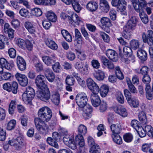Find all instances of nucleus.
I'll return each mask as SVG.
<instances>
[{
    "label": "nucleus",
    "mask_w": 153,
    "mask_h": 153,
    "mask_svg": "<svg viewBox=\"0 0 153 153\" xmlns=\"http://www.w3.org/2000/svg\"><path fill=\"white\" fill-rule=\"evenodd\" d=\"M38 115V117L34 119L36 128L41 133L45 134L48 127L45 122H48L51 118V111L47 107H42L39 110Z\"/></svg>",
    "instance_id": "nucleus-1"
},
{
    "label": "nucleus",
    "mask_w": 153,
    "mask_h": 153,
    "mask_svg": "<svg viewBox=\"0 0 153 153\" xmlns=\"http://www.w3.org/2000/svg\"><path fill=\"white\" fill-rule=\"evenodd\" d=\"M60 17L64 20L67 18L71 22L72 24H75L79 25L82 22V18L79 17L76 13H73L70 16H67L65 13H62L61 14Z\"/></svg>",
    "instance_id": "nucleus-2"
},
{
    "label": "nucleus",
    "mask_w": 153,
    "mask_h": 153,
    "mask_svg": "<svg viewBox=\"0 0 153 153\" xmlns=\"http://www.w3.org/2000/svg\"><path fill=\"white\" fill-rule=\"evenodd\" d=\"M40 90L37 92V96L42 101L47 102L51 97V93L48 88L47 87L42 89H40Z\"/></svg>",
    "instance_id": "nucleus-3"
},
{
    "label": "nucleus",
    "mask_w": 153,
    "mask_h": 153,
    "mask_svg": "<svg viewBox=\"0 0 153 153\" xmlns=\"http://www.w3.org/2000/svg\"><path fill=\"white\" fill-rule=\"evenodd\" d=\"M76 100L78 105L81 108H83L87 103V96L85 93H81L78 94L76 97Z\"/></svg>",
    "instance_id": "nucleus-4"
},
{
    "label": "nucleus",
    "mask_w": 153,
    "mask_h": 153,
    "mask_svg": "<svg viewBox=\"0 0 153 153\" xmlns=\"http://www.w3.org/2000/svg\"><path fill=\"white\" fill-rule=\"evenodd\" d=\"M112 5L117 8V10L120 12L126 9L127 2L125 0H112L111 2Z\"/></svg>",
    "instance_id": "nucleus-5"
},
{
    "label": "nucleus",
    "mask_w": 153,
    "mask_h": 153,
    "mask_svg": "<svg viewBox=\"0 0 153 153\" xmlns=\"http://www.w3.org/2000/svg\"><path fill=\"white\" fill-rule=\"evenodd\" d=\"M142 39L144 42L147 43L149 45H153V31L152 30L147 31V35L143 33Z\"/></svg>",
    "instance_id": "nucleus-6"
},
{
    "label": "nucleus",
    "mask_w": 153,
    "mask_h": 153,
    "mask_svg": "<svg viewBox=\"0 0 153 153\" xmlns=\"http://www.w3.org/2000/svg\"><path fill=\"white\" fill-rule=\"evenodd\" d=\"M46 78L44 76L40 74L37 76L35 80L37 87L39 89H42L47 87L45 83Z\"/></svg>",
    "instance_id": "nucleus-7"
},
{
    "label": "nucleus",
    "mask_w": 153,
    "mask_h": 153,
    "mask_svg": "<svg viewBox=\"0 0 153 153\" xmlns=\"http://www.w3.org/2000/svg\"><path fill=\"white\" fill-rule=\"evenodd\" d=\"M87 85L88 88L92 91V94L98 93L99 88L97 85L91 78L88 79Z\"/></svg>",
    "instance_id": "nucleus-8"
},
{
    "label": "nucleus",
    "mask_w": 153,
    "mask_h": 153,
    "mask_svg": "<svg viewBox=\"0 0 153 153\" xmlns=\"http://www.w3.org/2000/svg\"><path fill=\"white\" fill-rule=\"evenodd\" d=\"M15 76L21 86L25 87L27 85L28 80L27 76L25 75L17 73Z\"/></svg>",
    "instance_id": "nucleus-9"
},
{
    "label": "nucleus",
    "mask_w": 153,
    "mask_h": 153,
    "mask_svg": "<svg viewBox=\"0 0 153 153\" xmlns=\"http://www.w3.org/2000/svg\"><path fill=\"white\" fill-rule=\"evenodd\" d=\"M138 22V19L134 16L130 18L127 23L124 26L133 30L135 28Z\"/></svg>",
    "instance_id": "nucleus-10"
},
{
    "label": "nucleus",
    "mask_w": 153,
    "mask_h": 153,
    "mask_svg": "<svg viewBox=\"0 0 153 153\" xmlns=\"http://www.w3.org/2000/svg\"><path fill=\"white\" fill-rule=\"evenodd\" d=\"M135 10L137 12H140V8L143 9L147 6V2L145 0H138L133 4Z\"/></svg>",
    "instance_id": "nucleus-11"
},
{
    "label": "nucleus",
    "mask_w": 153,
    "mask_h": 153,
    "mask_svg": "<svg viewBox=\"0 0 153 153\" xmlns=\"http://www.w3.org/2000/svg\"><path fill=\"white\" fill-rule=\"evenodd\" d=\"M56 55L53 54L51 56H44L42 57L43 62L48 66H51L55 62Z\"/></svg>",
    "instance_id": "nucleus-12"
},
{
    "label": "nucleus",
    "mask_w": 153,
    "mask_h": 153,
    "mask_svg": "<svg viewBox=\"0 0 153 153\" xmlns=\"http://www.w3.org/2000/svg\"><path fill=\"white\" fill-rule=\"evenodd\" d=\"M44 73L45 75L50 82H52L56 79L55 75L52 70L48 68L45 69Z\"/></svg>",
    "instance_id": "nucleus-13"
},
{
    "label": "nucleus",
    "mask_w": 153,
    "mask_h": 153,
    "mask_svg": "<svg viewBox=\"0 0 153 153\" xmlns=\"http://www.w3.org/2000/svg\"><path fill=\"white\" fill-rule=\"evenodd\" d=\"M16 63L18 69L21 71L25 70L26 64L25 60L22 57L18 56L17 57Z\"/></svg>",
    "instance_id": "nucleus-14"
},
{
    "label": "nucleus",
    "mask_w": 153,
    "mask_h": 153,
    "mask_svg": "<svg viewBox=\"0 0 153 153\" xmlns=\"http://www.w3.org/2000/svg\"><path fill=\"white\" fill-rule=\"evenodd\" d=\"M98 93L91 94V95L90 99L92 105L95 107H98L101 103V100Z\"/></svg>",
    "instance_id": "nucleus-15"
},
{
    "label": "nucleus",
    "mask_w": 153,
    "mask_h": 153,
    "mask_svg": "<svg viewBox=\"0 0 153 153\" xmlns=\"http://www.w3.org/2000/svg\"><path fill=\"white\" fill-rule=\"evenodd\" d=\"M114 110L115 113L122 117H127L128 115V113L126 109L122 106L115 107Z\"/></svg>",
    "instance_id": "nucleus-16"
},
{
    "label": "nucleus",
    "mask_w": 153,
    "mask_h": 153,
    "mask_svg": "<svg viewBox=\"0 0 153 153\" xmlns=\"http://www.w3.org/2000/svg\"><path fill=\"white\" fill-rule=\"evenodd\" d=\"M106 54L107 57L113 61L116 62L117 60V54L114 51L109 49L106 51Z\"/></svg>",
    "instance_id": "nucleus-17"
},
{
    "label": "nucleus",
    "mask_w": 153,
    "mask_h": 153,
    "mask_svg": "<svg viewBox=\"0 0 153 153\" xmlns=\"http://www.w3.org/2000/svg\"><path fill=\"white\" fill-rule=\"evenodd\" d=\"M92 111V107L89 105H87L83 109V116L85 119H88L91 116V113Z\"/></svg>",
    "instance_id": "nucleus-18"
},
{
    "label": "nucleus",
    "mask_w": 153,
    "mask_h": 153,
    "mask_svg": "<svg viewBox=\"0 0 153 153\" xmlns=\"http://www.w3.org/2000/svg\"><path fill=\"white\" fill-rule=\"evenodd\" d=\"M98 4L94 1H89L87 4L86 7L87 9L91 12L95 11L98 8Z\"/></svg>",
    "instance_id": "nucleus-19"
},
{
    "label": "nucleus",
    "mask_w": 153,
    "mask_h": 153,
    "mask_svg": "<svg viewBox=\"0 0 153 153\" xmlns=\"http://www.w3.org/2000/svg\"><path fill=\"white\" fill-rule=\"evenodd\" d=\"M24 26L28 31L31 34H34L36 32V27L31 22L27 21L24 23Z\"/></svg>",
    "instance_id": "nucleus-20"
},
{
    "label": "nucleus",
    "mask_w": 153,
    "mask_h": 153,
    "mask_svg": "<svg viewBox=\"0 0 153 153\" xmlns=\"http://www.w3.org/2000/svg\"><path fill=\"white\" fill-rule=\"evenodd\" d=\"M45 42L46 45L50 49L53 50L57 49V45L53 40L50 39H45Z\"/></svg>",
    "instance_id": "nucleus-21"
},
{
    "label": "nucleus",
    "mask_w": 153,
    "mask_h": 153,
    "mask_svg": "<svg viewBox=\"0 0 153 153\" xmlns=\"http://www.w3.org/2000/svg\"><path fill=\"white\" fill-rule=\"evenodd\" d=\"M100 8L105 13H107L110 9V6L108 2L106 0H100Z\"/></svg>",
    "instance_id": "nucleus-22"
},
{
    "label": "nucleus",
    "mask_w": 153,
    "mask_h": 153,
    "mask_svg": "<svg viewBox=\"0 0 153 153\" xmlns=\"http://www.w3.org/2000/svg\"><path fill=\"white\" fill-rule=\"evenodd\" d=\"M75 140L80 147V149H85L84 140L82 134H78L76 136Z\"/></svg>",
    "instance_id": "nucleus-23"
},
{
    "label": "nucleus",
    "mask_w": 153,
    "mask_h": 153,
    "mask_svg": "<svg viewBox=\"0 0 153 153\" xmlns=\"http://www.w3.org/2000/svg\"><path fill=\"white\" fill-rule=\"evenodd\" d=\"M93 74L94 77L98 80H103L104 78L105 73L101 70L95 71Z\"/></svg>",
    "instance_id": "nucleus-24"
},
{
    "label": "nucleus",
    "mask_w": 153,
    "mask_h": 153,
    "mask_svg": "<svg viewBox=\"0 0 153 153\" xmlns=\"http://www.w3.org/2000/svg\"><path fill=\"white\" fill-rule=\"evenodd\" d=\"M110 128L113 135L120 134L122 130L121 126L119 124L111 125Z\"/></svg>",
    "instance_id": "nucleus-25"
},
{
    "label": "nucleus",
    "mask_w": 153,
    "mask_h": 153,
    "mask_svg": "<svg viewBox=\"0 0 153 153\" xmlns=\"http://www.w3.org/2000/svg\"><path fill=\"white\" fill-rule=\"evenodd\" d=\"M34 97L32 96L27 92L25 91L22 95L23 101L26 104H30Z\"/></svg>",
    "instance_id": "nucleus-26"
},
{
    "label": "nucleus",
    "mask_w": 153,
    "mask_h": 153,
    "mask_svg": "<svg viewBox=\"0 0 153 153\" xmlns=\"http://www.w3.org/2000/svg\"><path fill=\"white\" fill-rule=\"evenodd\" d=\"M133 30L123 26L122 32V36L126 39L129 40L130 39L131 33Z\"/></svg>",
    "instance_id": "nucleus-27"
},
{
    "label": "nucleus",
    "mask_w": 153,
    "mask_h": 153,
    "mask_svg": "<svg viewBox=\"0 0 153 153\" xmlns=\"http://www.w3.org/2000/svg\"><path fill=\"white\" fill-rule=\"evenodd\" d=\"M137 56L142 61H145L147 59V54L143 50H139L137 53Z\"/></svg>",
    "instance_id": "nucleus-28"
},
{
    "label": "nucleus",
    "mask_w": 153,
    "mask_h": 153,
    "mask_svg": "<svg viewBox=\"0 0 153 153\" xmlns=\"http://www.w3.org/2000/svg\"><path fill=\"white\" fill-rule=\"evenodd\" d=\"M46 16L48 20L52 22H55L57 19L55 13L51 11H48L46 14Z\"/></svg>",
    "instance_id": "nucleus-29"
},
{
    "label": "nucleus",
    "mask_w": 153,
    "mask_h": 153,
    "mask_svg": "<svg viewBox=\"0 0 153 153\" xmlns=\"http://www.w3.org/2000/svg\"><path fill=\"white\" fill-rule=\"evenodd\" d=\"M100 22L103 26L106 27H109L112 25L110 19L106 17H102Z\"/></svg>",
    "instance_id": "nucleus-30"
},
{
    "label": "nucleus",
    "mask_w": 153,
    "mask_h": 153,
    "mask_svg": "<svg viewBox=\"0 0 153 153\" xmlns=\"http://www.w3.org/2000/svg\"><path fill=\"white\" fill-rule=\"evenodd\" d=\"M109 90L108 86L105 85H102L99 88V91L102 97H105L107 95Z\"/></svg>",
    "instance_id": "nucleus-31"
},
{
    "label": "nucleus",
    "mask_w": 153,
    "mask_h": 153,
    "mask_svg": "<svg viewBox=\"0 0 153 153\" xmlns=\"http://www.w3.org/2000/svg\"><path fill=\"white\" fill-rule=\"evenodd\" d=\"M10 92H12L14 94H17L19 86L18 83L16 81H13L10 82Z\"/></svg>",
    "instance_id": "nucleus-32"
},
{
    "label": "nucleus",
    "mask_w": 153,
    "mask_h": 153,
    "mask_svg": "<svg viewBox=\"0 0 153 153\" xmlns=\"http://www.w3.org/2000/svg\"><path fill=\"white\" fill-rule=\"evenodd\" d=\"M138 117L141 123L144 124L146 123L147 121L146 116L144 111H140L138 114Z\"/></svg>",
    "instance_id": "nucleus-33"
},
{
    "label": "nucleus",
    "mask_w": 153,
    "mask_h": 153,
    "mask_svg": "<svg viewBox=\"0 0 153 153\" xmlns=\"http://www.w3.org/2000/svg\"><path fill=\"white\" fill-rule=\"evenodd\" d=\"M47 141L49 145L56 149H59V146L57 142V141L53 138L50 137H48L47 139Z\"/></svg>",
    "instance_id": "nucleus-34"
},
{
    "label": "nucleus",
    "mask_w": 153,
    "mask_h": 153,
    "mask_svg": "<svg viewBox=\"0 0 153 153\" xmlns=\"http://www.w3.org/2000/svg\"><path fill=\"white\" fill-rule=\"evenodd\" d=\"M74 10L77 13L80 12L82 9V7L79 2L76 0H71V2Z\"/></svg>",
    "instance_id": "nucleus-35"
},
{
    "label": "nucleus",
    "mask_w": 153,
    "mask_h": 153,
    "mask_svg": "<svg viewBox=\"0 0 153 153\" xmlns=\"http://www.w3.org/2000/svg\"><path fill=\"white\" fill-rule=\"evenodd\" d=\"M115 72L116 77L120 80H122L124 79V75L120 70L119 66H117L115 68Z\"/></svg>",
    "instance_id": "nucleus-36"
},
{
    "label": "nucleus",
    "mask_w": 153,
    "mask_h": 153,
    "mask_svg": "<svg viewBox=\"0 0 153 153\" xmlns=\"http://www.w3.org/2000/svg\"><path fill=\"white\" fill-rule=\"evenodd\" d=\"M16 102L15 100H12L9 105L8 111L10 114H13L14 112Z\"/></svg>",
    "instance_id": "nucleus-37"
},
{
    "label": "nucleus",
    "mask_w": 153,
    "mask_h": 153,
    "mask_svg": "<svg viewBox=\"0 0 153 153\" xmlns=\"http://www.w3.org/2000/svg\"><path fill=\"white\" fill-rule=\"evenodd\" d=\"M128 104L134 108L138 107L139 106L138 100L135 98H131L127 101Z\"/></svg>",
    "instance_id": "nucleus-38"
},
{
    "label": "nucleus",
    "mask_w": 153,
    "mask_h": 153,
    "mask_svg": "<svg viewBox=\"0 0 153 153\" xmlns=\"http://www.w3.org/2000/svg\"><path fill=\"white\" fill-rule=\"evenodd\" d=\"M65 82L66 85H74L75 82V81L72 76L68 75L66 78Z\"/></svg>",
    "instance_id": "nucleus-39"
},
{
    "label": "nucleus",
    "mask_w": 153,
    "mask_h": 153,
    "mask_svg": "<svg viewBox=\"0 0 153 153\" xmlns=\"http://www.w3.org/2000/svg\"><path fill=\"white\" fill-rule=\"evenodd\" d=\"M139 13V16L143 22L146 24L149 22V19L147 15L143 12Z\"/></svg>",
    "instance_id": "nucleus-40"
},
{
    "label": "nucleus",
    "mask_w": 153,
    "mask_h": 153,
    "mask_svg": "<svg viewBox=\"0 0 153 153\" xmlns=\"http://www.w3.org/2000/svg\"><path fill=\"white\" fill-rule=\"evenodd\" d=\"M130 46L133 49L135 50L139 48L140 42L138 40L133 39L130 42Z\"/></svg>",
    "instance_id": "nucleus-41"
},
{
    "label": "nucleus",
    "mask_w": 153,
    "mask_h": 153,
    "mask_svg": "<svg viewBox=\"0 0 153 153\" xmlns=\"http://www.w3.org/2000/svg\"><path fill=\"white\" fill-rule=\"evenodd\" d=\"M147 134L150 137L153 138V128L151 126L147 125L144 128Z\"/></svg>",
    "instance_id": "nucleus-42"
},
{
    "label": "nucleus",
    "mask_w": 153,
    "mask_h": 153,
    "mask_svg": "<svg viewBox=\"0 0 153 153\" xmlns=\"http://www.w3.org/2000/svg\"><path fill=\"white\" fill-rule=\"evenodd\" d=\"M116 99L119 103L123 104L124 102L123 96L121 92L118 91L116 93Z\"/></svg>",
    "instance_id": "nucleus-43"
},
{
    "label": "nucleus",
    "mask_w": 153,
    "mask_h": 153,
    "mask_svg": "<svg viewBox=\"0 0 153 153\" xmlns=\"http://www.w3.org/2000/svg\"><path fill=\"white\" fill-rule=\"evenodd\" d=\"M119 134H114L112 137L113 141L116 143L120 145L122 143V140L121 137Z\"/></svg>",
    "instance_id": "nucleus-44"
},
{
    "label": "nucleus",
    "mask_w": 153,
    "mask_h": 153,
    "mask_svg": "<svg viewBox=\"0 0 153 153\" xmlns=\"http://www.w3.org/2000/svg\"><path fill=\"white\" fill-rule=\"evenodd\" d=\"M100 149L99 146L96 144L91 146L90 149V153H100Z\"/></svg>",
    "instance_id": "nucleus-45"
},
{
    "label": "nucleus",
    "mask_w": 153,
    "mask_h": 153,
    "mask_svg": "<svg viewBox=\"0 0 153 153\" xmlns=\"http://www.w3.org/2000/svg\"><path fill=\"white\" fill-rule=\"evenodd\" d=\"M16 124V121L15 120H11L7 123V129L9 130H11L14 129Z\"/></svg>",
    "instance_id": "nucleus-46"
},
{
    "label": "nucleus",
    "mask_w": 153,
    "mask_h": 153,
    "mask_svg": "<svg viewBox=\"0 0 153 153\" xmlns=\"http://www.w3.org/2000/svg\"><path fill=\"white\" fill-rule=\"evenodd\" d=\"M123 138L126 142L130 143L132 141L133 139V136L131 134L127 133L123 135Z\"/></svg>",
    "instance_id": "nucleus-47"
},
{
    "label": "nucleus",
    "mask_w": 153,
    "mask_h": 153,
    "mask_svg": "<svg viewBox=\"0 0 153 153\" xmlns=\"http://www.w3.org/2000/svg\"><path fill=\"white\" fill-rule=\"evenodd\" d=\"M91 63L92 66L94 69H98L100 67V64L97 60L94 59H92L91 62Z\"/></svg>",
    "instance_id": "nucleus-48"
},
{
    "label": "nucleus",
    "mask_w": 153,
    "mask_h": 153,
    "mask_svg": "<svg viewBox=\"0 0 153 153\" xmlns=\"http://www.w3.org/2000/svg\"><path fill=\"white\" fill-rule=\"evenodd\" d=\"M52 66V68L54 72L59 73L61 71V66L59 62H55L54 64H53Z\"/></svg>",
    "instance_id": "nucleus-49"
},
{
    "label": "nucleus",
    "mask_w": 153,
    "mask_h": 153,
    "mask_svg": "<svg viewBox=\"0 0 153 153\" xmlns=\"http://www.w3.org/2000/svg\"><path fill=\"white\" fill-rule=\"evenodd\" d=\"M131 125L136 130L141 128V127H140L139 122L137 120H132L131 123Z\"/></svg>",
    "instance_id": "nucleus-50"
},
{
    "label": "nucleus",
    "mask_w": 153,
    "mask_h": 153,
    "mask_svg": "<svg viewBox=\"0 0 153 153\" xmlns=\"http://www.w3.org/2000/svg\"><path fill=\"white\" fill-rule=\"evenodd\" d=\"M31 12L33 15L36 16H39L42 14L41 9L38 8L33 9L31 10Z\"/></svg>",
    "instance_id": "nucleus-51"
},
{
    "label": "nucleus",
    "mask_w": 153,
    "mask_h": 153,
    "mask_svg": "<svg viewBox=\"0 0 153 153\" xmlns=\"http://www.w3.org/2000/svg\"><path fill=\"white\" fill-rule=\"evenodd\" d=\"M99 110L101 112H104L107 109V106L106 103L102 101L101 102V103L100 104Z\"/></svg>",
    "instance_id": "nucleus-52"
},
{
    "label": "nucleus",
    "mask_w": 153,
    "mask_h": 153,
    "mask_svg": "<svg viewBox=\"0 0 153 153\" xmlns=\"http://www.w3.org/2000/svg\"><path fill=\"white\" fill-rule=\"evenodd\" d=\"M55 80L58 89L60 90H62L63 88V85L59 77H56Z\"/></svg>",
    "instance_id": "nucleus-53"
},
{
    "label": "nucleus",
    "mask_w": 153,
    "mask_h": 153,
    "mask_svg": "<svg viewBox=\"0 0 153 153\" xmlns=\"http://www.w3.org/2000/svg\"><path fill=\"white\" fill-rule=\"evenodd\" d=\"M78 131L82 135H85L87 132L86 127L83 125H80L78 128Z\"/></svg>",
    "instance_id": "nucleus-54"
},
{
    "label": "nucleus",
    "mask_w": 153,
    "mask_h": 153,
    "mask_svg": "<svg viewBox=\"0 0 153 153\" xmlns=\"http://www.w3.org/2000/svg\"><path fill=\"white\" fill-rule=\"evenodd\" d=\"M88 65L87 63L85 64L83 68L81 69L79 71L83 75H86L89 74Z\"/></svg>",
    "instance_id": "nucleus-55"
},
{
    "label": "nucleus",
    "mask_w": 153,
    "mask_h": 153,
    "mask_svg": "<svg viewBox=\"0 0 153 153\" xmlns=\"http://www.w3.org/2000/svg\"><path fill=\"white\" fill-rule=\"evenodd\" d=\"M100 35L104 41L106 42L109 43L110 41L109 36L103 32H101Z\"/></svg>",
    "instance_id": "nucleus-56"
},
{
    "label": "nucleus",
    "mask_w": 153,
    "mask_h": 153,
    "mask_svg": "<svg viewBox=\"0 0 153 153\" xmlns=\"http://www.w3.org/2000/svg\"><path fill=\"white\" fill-rule=\"evenodd\" d=\"M135 56L133 55H129L127 58L124 59V61L126 64H129L130 62H135Z\"/></svg>",
    "instance_id": "nucleus-57"
},
{
    "label": "nucleus",
    "mask_w": 153,
    "mask_h": 153,
    "mask_svg": "<svg viewBox=\"0 0 153 153\" xmlns=\"http://www.w3.org/2000/svg\"><path fill=\"white\" fill-rule=\"evenodd\" d=\"M123 53L124 55L128 56L130 55L131 54L132 51L131 48L125 46L124 47L123 49Z\"/></svg>",
    "instance_id": "nucleus-58"
},
{
    "label": "nucleus",
    "mask_w": 153,
    "mask_h": 153,
    "mask_svg": "<svg viewBox=\"0 0 153 153\" xmlns=\"http://www.w3.org/2000/svg\"><path fill=\"white\" fill-rule=\"evenodd\" d=\"M19 13L20 15L23 17H26L29 16V12L27 9L22 8L19 11Z\"/></svg>",
    "instance_id": "nucleus-59"
},
{
    "label": "nucleus",
    "mask_w": 153,
    "mask_h": 153,
    "mask_svg": "<svg viewBox=\"0 0 153 153\" xmlns=\"http://www.w3.org/2000/svg\"><path fill=\"white\" fill-rule=\"evenodd\" d=\"M128 89L130 92L132 94H135L137 93V90L132 83H128Z\"/></svg>",
    "instance_id": "nucleus-60"
},
{
    "label": "nucleus",
    "mask_w": 153,
    "mask_h": 153,
    "mask_svg": "<svg viewBox=\"0 0 153 153\" xmlns=\"http://www.w3.org/2000/svg\"><path fill=\"white\" fill-rule=\"evenodd\" d=\"M8 144L12 146L15 147L17 149H18L20 148V146L19 145L18 143H16V139H12L9 140L8 142Z\"/></svg>",
    "instance_id": "nucleus-61"
},
{
    "label": "nucleus",
    "mask_w": 153,
    "mask_h": 153,
    "mask_svg": "<svg viewBox=\"0 0 153 153\" xmlns=\"http://www.w3.org/2000/svg\"><path fill=\"white\" fill-rule=\"evenodd\" d=\"M16 140V143H18L19 145L20 146V147L24 145L25 143V140L24 138L22 137L21 136L18 137Z\"/></svg>",
    "instance_id": "nucleus-62"
},
{
    "label": "nucleus",
    "mask_w": 153,
    "mask_h": 153,
    "mask_svg": "<svg viewBox=\"0 0 153 153\" xmlns=\"http://www.w3.org/2000/svg\"><path fill=\"white\" fill-rule=\"evenodd\" d=\"M151 144L150 143H144L142 146V150L145 152H148L149 150L151 148Z\"/></svg>",
    "instance_id": "nucleus-63"
},
{
    "label": "nucleus",
    "mask_w": 153,
    "mask_h": 153,
    "mask_svg": "<svg viewBox=\"0 0 153 153\" xmlns=\"http://www.w3.org/2000/svg\"><path fill=\"white\" fill-rule=\"evenodd\" d=\"M8 53L9 56L12 58H14L16 56V52L13 48H10L8 50Z\"/></svg>",
    "instance_id": "nucleus-64"
}]
</instances>
